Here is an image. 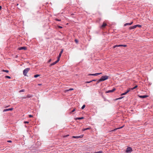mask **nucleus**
<instances>
[{
	"mask_svg": "<svg viewBox=\"0 0 153 153\" xmlns=\"http://www.w3.org/2000/svg\"><path fill=\"white\" fill-rule=\"evenodd\" d=\"M137 85H136L134 87H133L132 88H131V89L132 90H133L136 88H137Z\"/></svg>",
	"mask_w": 153,
	"mask_h": 153,
	"instance_id": "f3484780",
	"label": "nucleus"
},
{
	"mask_svg": "<svg viewBox=\"0 0 153 153\" xmlns=\"http://www.w3.org/2000/svg\"><path fill=\"white\" fill-rule=\"evenodd\" d=\"M59 58H58L57 60H56L55 62L56 63V64L57 63L59 62Z\"/></svg>",
	"mask_w": 153,
	"mask_h": 153,
	"instance_id": "4be33fe9",
	"label": "nucleus"
},
{
	"mask_svg": "<svg viewBox=\"0 0 153 153\" xmlns=\"http://www.w3.org/2000/svg\"><path fill=\"white\" fill-rule=\"evenodd\" d=\"M19 50H25L26 49V48L25 47H21L19 48Z\"/></svg>",
	"mask_w": 153,
	"mask_h": 153,
	"instance_id": "0eeeda50",
	"label": "nucleus"
},
{
	"mask_svg": "<svg viewBox=\"0 0 153 153\" xmlns=\"http://www.w3.org/2000/svg\"><path fill=\"white\" fill-rule=\"evenodd\" d=\"M102 152L101 151L98 152H97L96 153H102Z\"/></svg>",
	"mask_w": 153,
	"mask_h": 153,
	"instance_id": "473e14b6",
	"label": "nucleus"
},
{
	"mask_svg": "<svg viewBox=\"0 0 153 153\" xmlns=\"http://www.w3.org/2000/svg\"><path fill=\"white\" fill-rule=\"evenodd\" d=\"M122 46V45H114L113 47L114 48H115L116 47H121Z\"/></svg>",
	"mask_w": 153,
	"mask_h": 153,
	"instance_id": "f8f14e48",
	"label": "nucleus"
},
{
	"mask_svg": "<svg viewBox=\"0 0 153 153\" xmlns=\"http://www.w3.org/2000/svg\"><path fill=\"white\" fill-rule=\"evenodd\" d=\"M85 105H83L82 107H81V109H83L85 107Z\"/></svg>",
	"mask_w": 153,
	"mask_h": 153,
	"instance_id": "393cba45",
	"label": "nucleus"
},
{
	"mask_svg": "<svg viewBox=\"0 0 153 153\" xmlns=\"http://www.w3.org/2000/svg\"><path fill=\"white\" fill-rule=\"evenodd\" d=\"M96 81V79H93L92 80H91V81H92H92Z\"/></svg>",
	"mask_w": 153,
	"mask_h": 153,
	"instance_id": "c03bdc74",
	"label": "nucleus"
},
{
	"mask_svg": "<svg viewBox=\"0 0 153 153\" xmlns=\"http://www.w3.org/2000/svg\"><path fill=\"white\" fill-rule=\"evenodd\" d=\"M2 71L6 72L7 73H8V72H9V71L8 70H2Z\"/></svg>",
	"mask_w": 153,
	"mask_h": 153,
	"instance_id": "5701e85b",
	"label": "nucleus"
},
{
	"mask_svg": "<svg viewBox=\"0 0 153 153\" xmlns=\"http://www.w3.org/2000/svg\"><path fill=\"white\" fill-rule=\"evenodd\" d=\"M38 85H39V86H40V85H42V84H38Z\"/></svg>",
	"mask_w": 153,
	"mask_h": 153,
	"instance_id": "a18cd8bd",
	"label": "nucleus"
},
{
	"mask_svg": "<svg viewBox=\"0 0 153 153\" xmlns=\"http://www.w3.org/2000/svg\"><path fill=\"white\" fill-rule=\"evenodd\" d=\"M63 50H62L60 52V53H59V56L58 57V58H60V57L61 56V54H62V53L63 52Z\"/></svg>",
	"mask_w": 153,
	"mask_h": 153,
	"instance_id": "9b49d317",
	"label": "nucleus"
},
{
	"mask_svg": "<svg viewBox=\"0 0 153 153\" xmlns=\"http://www.w3.org/2000/svg\"><path fill=\"white\" fill-rule=\"evenodd\" d=\"M132 23L133 22H131L129 23H126L124 24V26H126L127 25H131L132 24Z\"/></svg>",
	"mask_w": 153,
	"mask_h": 153,
	"instance_id": "6e6552de",
	"label": "nucleus"
},
{
	"mask_svg": "<svg viewBox=\"0 0 153 153\" xmlns=\"http://www.w3.org/2000/svg\"><path fill=\"white\" fill-rule=\"evenodd\" d=\"M129 91V90H127L126 92L124 93H123V94H122L121 95H126V94Z\"/></svg>",
	"mask_w": 153,
	"mask_h": 153,
	"instance_id": "4468645a",
	"label": "nucleus"
},
{
	"mask_svg": "<svg viewBox=\"0 0 153 153\" xmlns=\"http://www.w3.org/2000/svg\"><path fill=\"white\" fill-rule=\"evenodd\" d=\"M7 141V142L9 143H11L12 142V141L11 140H8Z\"/></svg>",
	"mask_w": 153,
	"mask_h": 153,
	"instance_id": "a19ab883",
	"label": "nucleus"
},
{
	"mask_svg": "<svg viewBox=\"0 0 153 153\" xmlns=\"http://www.w3.org/2000/svg\"><path fill=\"white\" fill-rule=\"evenodd\" d=\"M83 136V135H81L80 136H73V138H81Z\"/></svg>",
	"mask_w": 153,
	"mask_h": 153,
	"instance_id": "20e7f679",
	"label": "nucleus"
},
{
	"mask_svg": "<svg viewBox=\"0 0 153 153\" xmlns=\"http://www.w3.org/2000/svg\"><path fill=\"white\" fill-rule=\"evenodd\" d=\"M13 109V108H8V109H4L3 110V112L5 111H12Z\"/></svg>",
	"mask_w": 153,
	"mask_h": 153,
	"instance_id": "423d86ee",
	"label": "nucleus"
},
{
	"mask_svg": "<svg viewBox=\"0 0 153 153\" xmlns=\"http://www.w3.org/2000/svg\"><path fill=\"white\" fill-rule=\"evenodd\" d=\"M123 126H122V127H120V128H117V129H116H116H120V128H123Z\"/></svg>",
	"mask_w": 153,
	"mask_h": 153,
	"instance_id": "49530a36",
	"label": "nucleus"
},
{
	"mask_svg": "<svg viewBox=\"0 0 153 153\" xmlns=\"http://www.w3.org/2000/svg\"><path fill=\"white\" fill-rule=\"evenodd\" d=\"M102 74V73L101 72V73H95V76H97L98 75L101 74Z\"/></svg>",
	"mask_w": 153,
	"mask_h": 153,
	"instance_id": "a211bd4d",
	"label": "nucleus"
},
{
	"mask_svg": "<svg viewBox=\"0 0 153 153\" xmlns=\"http://www.w3.org/2000/svg\"><path fill=\"white\" fill-rule=\"evenodd\" d=\"M73 90V88H70L69 89L66 90H65V92L68 91H70L72 90Z\"/></svg>",
	"mask_w": 153,
	"mask_h": 153,
	"instance_id": "dca6fc26",
	"label": "nucleus"
},
{
	"mask_svg": "<svg viewBox=\"0 0 153 153\" xmlns=\"http://www.w3.org/2000/svg\"><path fill=\"white\" fill-rule=\"evenodd\" d=\"M84 118L83 117H77L76 118V120H81Z\"/></svg>",
	"mask_w": 153,
	"mask_h": 153,
	"instance_id": "2eb2a0df",
	"label": "nucleus"
},
{
	"mask_svg": "<svg viewBox=\"0 0 153 153\" xmlns=\"http://www.w3.org/2000/svg\"><path fill=\"white\" fill-rule=\"evenodd\" d=\"M88 75H91V76H95V74H90Z\"/></svg>",
	"mask_w": 153,
	"mask_h": 153,
	"instance_id": "7c9ffc66",
	"label": "nucleus"
},
{
	"mask_svg": "<svg viewBox=\"0 0 153 153\" xmlns=\"http://www.w3.org/2000/svg\"><path fill=\"white\" fill-rule=\"evenodd\" d=\"M32 97V96L31 95H28L27 96V97L28 98H30Z\"/></svg>",
	"mask_w": 153,
	"mask_h": 153,
	"instance_id": "cd10ccee",
	"label": "nucleus"
},
{
	"mask_svg": "<svg viewBox=\"0 0 153 153\" xmlns=\"http://www.w3.org/2000/svg\"><path fill=\"white\" fill-rule=\"evenodd\" d=\"M75 111V108H74L70 112V114H71L72 113L74 112Z\"/></svg>",
	"mask_w": 153,
	"mask_h": 153,
	"instance_id": "6ab92c4d",
	"label": "nucleus"
},
{
	"mask_svg": "<svg viewBox=\"0 0 153 153\" xmlns=\"http://www.w3.org/2000/svg\"><path fill=\"white\" fill-rule=\"evenodd\" d=\"M116 90V89L115 88H114L112 90H108L106 92V93H109L110 92H112L114 91H115Z\"/></svg>",
	"mask_w": 153,
	"mask_h": 153,
	"instance_id": "39448f33",
	"label": "nucleus"
},
{
	"mask_svg": "<svg viewBox=\"0 0 153 153\" xmlns=\"http://www.w3.org/2000/svg\"><path fill=\"white\" fill-rule=\"evenodd\" d=\"M106 25L107 24L106 23L104 22L102 25L101 27L103 28L105 27V26H106Z\"/></svg>",
	"mask_w": 153,
	"mask_h": 153,
	"instance_id": "ddd939ff",
	"label": "nucleus"
},
{
	"mask_svg": "<svg viewBox=\"0 0 153 153\" xmlns=\"http://www.w3.org/2000/svg\"><path fill=\"white\" fill-rule=\"evenodd\" d=\"M91 82H92V81H89V82L87 81V82H86V83H90Z\"/></svg>",
	"mask_w": 153,
	"mask_h": 153,
	"instance_id": "2f4dec72",
	"label": "nucleus"
},
{
	"mask_svg": "<svg viewBox=\"0 0 153 153\" xmlns=\"http://www.w3.org/2000/svg\"><path fill=\"white\" fill-rule=\"evenodd\" d=\"M101 81H102L101 80V79H99L98 81H97L96 84H97L99 82H100Z\"/></svg>",
	"mask_w": 153,
	"mask_h": 153,
	"instance_id": "a878e982",
	"label": "nucleus"
},
{
	"mask_svg": "<svg viewBox=\"0 0 153 153\" xmlns=\"http://www.w3.org/2000/svg\"><path fill=\"white\" fill-rule=\"evenodd\" d=\"M139 97L140 98H146V97H148V96L147 95H143V96H139Z\"/></svg>",
	"mask_w": 153,
	"mask_h": 153,
	"instance_id": "9d476101",
	"label": "nucleus"
},
{
	"mask_svg": "<svg viewBox=\"0 0 153 153\" xmlns=\"http://www.w3.org/2000/svg\"><path fill=\"white\" fill-rule=\"evenodd\" d=\"M108 76H102L101 78L100 79L101 81L105 80L108 79Z\"/></svg>",
	"mask_w": 153,
	"mask_h": 153,
	"instance_id": "f03ea898",
	"label": "nucleus"
},
{
	"mask_svg": "<svg viewBox=\"0 0 153 153\" xmlns=\"http://www.w3.org/2000/svg\"><path fill=\"white\" fill-rule=\"evenodd\" d=\"M5 77L6 78H9V79H10L11 78V77L10 76H5Z\"/></svg>",
	"mask_w": 153,
	"mask_h": 153,
	"instance_id": "c85d7f7f",
	"label": "nucleus"
},
{
	"mask_svg": "<svg viewBox=\"0 0 153 153\" xmlns=\"http://www.w3.org/2000/svg\"><path fill=\"white\" fill-rule=\"evenodd\" d=\"M59 28H62V27H61V26H59Z\"/></svg>",
	"mask_w": 153,
	"mask_h": 153,
	"instance_id": "de8ad7c7",
	"label": "nucleus"
},
{
	"mask_svg": "<svg viewBox=\"0 0 153 153\" xmlns=\"http://www.w3.org/2000/svg\"><path fill=\"white\" fill-rule=\"evenodd\" d=\"M51 59H49V60H48V62H51Z\"/></svg>",
	"mask_w": 153,
	"mask_h": 153,
	"instance_id": "58836bf2",
	"label": "nucleus"
},
{
	"mask_svg": "<svg viewBox=\"0 0 153 153\" xmlns=\"http://www.w3.org/2000/svg\"><path fill=\"white\" fill-rule=\"evenodd\" d=\"M30 69L29 68H27L25 69L23 71V74L24 76H26L27 74V73L30 70Z\"/></svg>",
	"mask_w": 153,
	"mask_h": 153,
	"instance_id": "f257e3e1",
	"label": "nucleus"
},
{
	"mask_svg": "<svg viewBox=\"0 0 153 153\" xmlns=\"http://www.w3.org/2000/svg\"><path fill=\"white\" fill-rule=\"evenodd\" d=\"M123 97H120L119 98L117 99H120L122 98Z\"/></svg>",
	"mask_w": 153,
	"mask_h": 153,
	"instance_id": "79ce46f5",
	"label": "nucleus"
},
{
	"mask_svg": "<svg viewBox=\"0 0 153 153\" xmlns=\"http://www.w3.org/2000/svg\"><path fill=\"white\" fill-rule=\"evenodd\" d=\"M136 25H135L133 26L130 27H129V29H130L131 30V29H134V28H136Z\"/></svg>",
	"mask_w": 153,
	"mask_h": 153,
	"instance_id": "1a4fd4ad",
	"label": "nucleus"
},
{
	"mask_svg": "<svg viewBox=\"0 0 153 153\" xmlns=\"http://www.w3.org/2000/svg\"><path fill=\"white\" fill-rule=\"evenodd\" d=\"M56 20L57 21H61V19H56Z\"/></svg>",
	"mask_w": 153,
	"mask_h": 153,
	"instance_id": "72a5a7b5",
	"label": "nucleus"
},
{
	"mask_svg": "<svg viewBox=\"0 0 153 153\" xmlns=\"http://www.w3.org/2000/svg\"><path fill=\"white\" fill-rule=\"evenodd\" d=\"M127 45H122V46L124 47H126Z\"/></svg>",
	"mask_w": 153,
	"mask_h": 153,
	"instance_id": "e433bc0d",
	"label": "nucleus"
},
{
	"mask_svg": "<svg viewBox=\"0 0 153 153\" xmlns=\"http://www.w3.org/2000/svg\"><path fill=\"white\" fill-rule=\"evenodd\" d=\"M59 58H58L57 60H56L55 62L56 63V64L57 63L59 62Z\"/></svg>",
	"mask_w": 153,
	"mask_h": 153,
	"instance_id": "412c9836",
	"label": "nucleus"
},
{
	"mask_svg": "<svg viewBox=\"0 0 153 153\" xmlns=\"http://www.w3.org/2000/svg\"><path fill=\"white\" fill-rule=\"evenodd\" d=\"M75 41L76 42H78V41L77 39H75Z\"/></svg>",
	"mask_w": 153,
	"mask_h": 153,
	"instance_id": "37998d69",
	"label": "nucleus"
},
{
	"mask_svg": "<svg viewBox=\"0 0 153 153\" xmlns=\"http://www.w3.org/2000/svg\"><path fill=\"white\" fill-rule=\"evenodd\" d=\"M55 64H56V63H55V62H53V63H51V64L50 65V66H52V65H55Z\"/></svg>",
	"mask_w": 153,
	"mask_h": 153,
	"instance_id": "b1692460",
	"label": "nucleus"
},
{
	"mask_svg": "<svg viewBox=\"0 0 153 153\" xmlns=\"http://www.w3.org/2000/svg\"><path fill=\"white\" fill-rule=\"evenodd\" d=\"M136 27H141V25H136Z\"/></svg>",
	"mask_w": 153,
	"mask_h": 153,
	"instance_id": "bb28decb",
	"label": "nucleus"
},
{
	"mask_svg": "<svg viewBox=\"0 0 153 153\" xmlns=\"http://www.w3.org/2000/svg\"><path fill=\"white\" fill-rule=\"evenodd\" d=\"M90 128H91L90 127L86 128L87 130H88V129H90Z\"/></svg>",
	"mask_w": 153,
	"mask_h": 153,
	"instance_id": "ea45409f",
	"label": "nucleus"
},
{
	"mask_svg": "<svg viewBox=\"0 0 153 153\" xmlns=\"http://www.w3.org/2000/svg\"><path fill=\"white\" fill-rule=\"evenodd\" d=\"M87 130L86 128H83V129L82 130L83 131H85V130Z\"/></svg>",
	"mask_w": 153,
	"mask_h": 153,
	"instance_id": "c9c22d12",
	"label": "nucleus"
},
{
	"mask_svg": "<svg viewBox=\"0 0 153 153\" xmlns=\"http://www.w3.org/2000/svg\"><path fill=\"white\" fill-rule=\"evenodd\" d=\"M29 117H33V116L32 115H29Z\"/></svg>",
	"mask_w": 153,
	"mask_h": 153,
	"instance_id": "f704fd0d",
	"label": "nucleus"
},
{
	"mask_svg": "<svg viewBox=\"0 0 153 153\" xmlns=\"http://www.w3.org/2000/svg\"><path fill=\"white\" fill-rule=\"evenodd\" d=\"M40 76L39 75L36 74V75H34V77L35 78H36V77H38V76Z\"/></svg>",
	"mask_w": 153,
	"mask_h": 153,
	"instance_id": "aec40b11",
	"label": "nucleus"
},
{
	"mask_svg": "<svg viewBox=\"0 0 153 153\" xmlns=\"http://www.w3.org/2000/svg\"><path fill=\"white\" fill-rule=\"evenodd\" d=\"M132 149L131 147H128L127 148L126 152L130 153L131 152Z\"/></svg>",
	"mask_w": 153,
	"mask_h": 153,
	"instance_id": "7ed1b4c3",
	"label": "nucleus"
},
{
	"mask_svg": "<svg viewBox=\"0 0 153 153\" xmlns=\"http://www.w3.org/2000/svg\"><path fill=\"white\" fill-rule=\"evenodd\" d=\"M24 123H29V122L28 121H25Z\"/></svg>",
	"mask_w": 153,
	"mask_h": 153,
	"instance_id": "4c0bfd02",
	"label": "nucleus"
},
{
	"mask_svg": "<svg viewBox=\"0 0 153 153\" xmlns=\"http://www.w3.org/2000/svg\"><path fill=\"white\" fill-rule=\"evenodd\" d=\"M25 91V90L24 89H22V90H20L19 91V92H23Z\"/></svg>",
	"mask_w": 153,
	"mask_h": 153,
	"instance_id": "c756f323",
	"label": "nucleus"
}]
</instances>
